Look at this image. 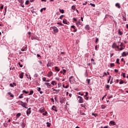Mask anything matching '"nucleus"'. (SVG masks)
Instances as JSON below:
<instances>
[{
    "label": "nucleus",
    "instance_id": "nucleus-57",
    "mask_svg": "<svg viewBox=\"0 0 128 128\" xmlns=\"http://www.w3.org/2000/svg\"><path fill=\"white\" fill-rule=\"evenodd\" d=\"M73 20H74V22H77L78 20H76V18H73Z\"/></svg>",
    "mask_w": 128,
    "mask_h": 128
},
{
    "label": "nucleus",
    "instance_id": "nucleus-55",
    "mask_svg": "<svg viewBox=\"0 0 128 128\" xmlns=\"http://www.w3.org/2000/svg\"><path fill=\"white\" fill-rule=\"evenodd\" d=\"M57 24H59L60 26H62V24L61 22H58Z\"/></svg>",
    "mask_w": 128,
    "mask_h": 128
},
{
    "label": "nucleus",
    "instance_id": "nucleus-24",
    "mask_svg": "<svg viewBox=\"0 0 128 128\" xmlns=\"http://www.w3.org/2000/svg\"><path fill=\"white\" fill-rule=\"evenodd\" d=\"M34 94V90H31V91H30L29 96H32V94Z\"/></svg>",
    "mask_w": 128,
    "mask_h": 128
},
{
    "label": "nucleus",
    "instance_id": "nucleus-28",
    "mask_svg": "<svg viewBox=\"0 0 128 128\" xmlns=\"http://www.w3.org/2000/svg\"><path fill=\"white\" fill-rule=\"evenodd\" d=\"M86 82H87L88 84H90V79H88V80H86Z\"/></svg>",
    "mask_w": 128,
    "mask_h": 128
},
{
    "label": "nucleus",
    "instance_id": "nucleus-15",
    "mask_svg": "<svg viewBox=\"0 0 128 128\" xmlns=\"http://www.w3.org/2000/svg\"><path fill=\"white\" fill-rule=\"evenodd\" d=\"M51 84L52 86H56V81H52Z\"/></svg>",
    "mask_w": 128,
    "mask_h": 128
},
{
    "label": "nucleus",
    "instance_id": "nucleus-39",
    "mask_svg": "<svg viewBox=\"0 0 128 128\" xmlns=\"http://www.w3.org/2000/svg\"><path fill=\"white\" fill-rule=\"evenodd\" d=\"M18 66H20V68H22V64H20V62L18 63Z\"/></svg>",
    "mask_w": 128,
    "mask_h": 128
},
{
    "label": "nucleus",
    "instance_id": "nucleus-18",
    "mask_svg": "<svg viewBox=\"0 0 128 128\" xmlns=\"http://www.w3.org/2000/svg\"><path fill=\"white\" fill-rule=\"evenodd\" d=\"M52 76V72H50L48 74V76Z\"/></svg>",
    "mask_w": 128,
    "mask_h": 128
},
{
    "label": "nucleus",
    "instance_id": "nucleus-46",
    "mask_svg": "<svg viewBox=\"0 0 128 128\" xmlns=\"http://www.w3.org/2000/svg\"><path fill=\"white\" fill-rule=\"evenodd\" d=\"M71 28H74V30H75V29H76V26H74V25L72 26H71Z\"/></svg>",
    "mask_w": 128,
    "mask_h": 128
},
{
    "label": "nucleus",
    "instance_id": "nucleus-45",
    "mask_svg": "<svg viewBox=\"0 0 128 128\" xmlns=\"http://www.w3.org/2000/svg\"><path fill=\"white\" fill-rule=\"evenodd\" d=\"M123 18V20H124V22H126V17L124 16H122Z\"/></svg>",
    "mask_w": 128,
    "mask_h": 128
},
{
    "label": "nucleus",
    "instance_id": "nucleus-4",
    "mask_svg": "<svg viewBox=\"0 0 128 128\" xmlns=\"http://www.w3.org/2000/svg\"><path fill=\"white\" fill-rule=\"evenodd\" d=\"M52 110H54V112H58V110H56V106H53L52 108Z\"/></svg>",
    "mask_w": 128,
    "mask_h": 128
},
{
    "label": "nucleus",
    "instance_id": "nucleus-33",
    "mask_svg": "<svg viewBox=\"0 0 128 128\" xmlns=\"http://www.w3.org/2000/svg\"><path fill=\"white\" fill-rule=\"evenodd\" d=\"M22 92H24V94H28V92L26 91V90H23Z\"/></svg>",
    "mask_w": 128,
    "mask_h": 128
},
{
    "label": "nucleus",
    "instance_id": "nucleus-12",
    "mask_svg": "<svg viewBox=\"0 0 128 128\" xmlns=\"http://www.w3.org/2000/svg\"><path fill=\"white\" fill-rule=\"evenodd\" d=\"M31 112H32V111H30V110H27V111H26V114L28 116V114H30Z\"/></svg>",
    "mask_w": 128,
    "mask_h": 128
},
{
    "label": "nucleus",
    "instance_id": "nucleus-3",
    "mask_svg": "<svg viewBox=\"0 0 128 128\" xmlns=\"http://www.w3.org/2000/svg\"><path fill=\"white\" fill-rule=\"evenodd\" d=\"M78 98H80L79 100L80 104H82V102H84V99L82 98L80 96H78Z\"/></svg>",
    "mask_w": 128,
    "mask_h": 128
},
{
    "label": "nucleus",
    "instance_id": "nucleus-11",
    "mask_svg": "<svg viewBox=\"0 0 128 128\" xmlns=\"http://www.w3.org/2000/svg\"><path fill=\"white\" fill-rule=\"evenodd\" d=\"M44 84L47 86H52V84H50L48 82H45Z\"/></svg>",
    "mask_w": 128,
    "mask_h": 128
},
{
    "label": "nucleus",
    "instance_id": "nucleus-31",
    "mask_svg": "<svg viewBox=\"0 0 128 128\" xmlns=\"http://www.w3.org/2000/svg\"><path fill=\"white\" fill-rule=\"evenodd\" d=\"M124 80H121L120 81V82H119L120 84H124Z\"/></svg>",
    "mask_w": 128,
    "mask_h": 128
},
{
    "label": "nucleus",
    "instance_id": "nucleus-6",
    "mask_svg": "<svg viewBox=\"0 0 128 128\" xmlns=\"http://www.w3.org/2000/svg\"><path fill=\"white\" fill-rule=\"evenodd\" d=\"M112 48H116V42H114L112 45Z\"/></svg>",
    "mask_w": 128,
    "mask_h": 128
},
{
    "label": "nucleus",
    "instance_id": "nucleus-23",
    "mask_svg": "<svg viewBox=\"0 0 128 128\" xmlns=\"http://www.w3.org/2000/svg\"><path fill=\"white\" fill-rule=\"evenodd\" d=\"M60 12H61V14H64V10H60Z\"/></svg>",
    "mask_w": 128,
    "mask_h": 128
},
{
    "label": "nucleus",
    "instance_id": "nucleus-37",
    "mask_svg": "<svg viewBox=\"0 0 128 128\" xmlns=\"http://www.w3.org/2000/svg\"><path fill=\"white\" fill-rule=\"evenodd\" d=\"M101 108L102 110H104V108H106V106L102 105Z\"/></svg>",
    "mask_w": 128,
    "mask_h": 128
},
{
    "label": "nucleus",
    "instance_id": "nucleus-60",
    "mask_svg": "<svg viewBox=\"0 0 128 128\" xmlns=\"http://www.w3.org/2000/svg\"><path fill=\"white\" fill-rule=\"evenodd\" d=\"M3 8H4V6H0V10H3Z\"/></svg>",
    "mask_w": 128,
    "mask_h": 128
},
{
    "label": "nucleus",
    "instance_id": "nucleus-8",
    "mask_svg": "<svg viewBox=\"0 0 128 128\" xmlns=\"http://www.w3.org/2000/svg\"><path fill=\"white\" fill-rule=\"evenodd\" d=\"M116 6L117 8H120V4L119 3H116Z\"/></svg>",
    "mask_w": 128,
    "mask_h": 128
},
{
    "label": "nucleus",
    "instance_id": "nucleus-51",
    "mask_svg": "<svg viewBox=\"0 0 128 128\" xmlns=\"http://www.w3.org/2000/svg\"><path fill=\"white\" fill-rule=\"evenodd\" d=\"M60 104H64V100H60Z\"/></svg>",
    "mask_w": 128,
    "mask_h": 128
},
{
    "label": "nucleus",
    "instance_id": "nucleus-56",
    "mask_svg": "<svg viewBox=\"0 0 128 128\" xmlns=\"http://www.w3.org/2000/svg\"><path fill=\"white\" fill-rule=\"evenodd\" d=\"M31 40H36V38H34V36H32V37L31 38Z\"/></svg>",
    "mask_w": 128,
    "mask_h": 128
},
{
    "label": "nucleus",
    "instance_id": "nucleus-40",
    "mask_svg": "<svg viewBox=\"0 0 128 128\" xmlns=\"http://www.w3.org/2000/svg\"><path fill=\"white\" fill-rule=\"evenodd\" d=\"M64 15L60 16V20H62V18H64Z\"/></svg>",
    "mask_w": 128,
    "mask_h": 128
},
{
    "label": "nucleus",
    "instance_id": "nucleus-42",
    "mask_svg": "<svg viewBox=\"0 0 128 128\" xmlns=\"http://www.w3.org/2000/svg\"><path fill=\"white\" fill-rule=\"evenodd\" d=\"M42 80H44V82H46V78L45 77L42 78Z\"/></svg>",
    "mask_w": 128,
    "mask_h": 128
},
{
    "label": "nucleus",
    "instance_id": "nucleus-63",
    "mask_svg": "<svg viewBox=\"0 0 128 128\" xmlns=\"http://www.w3.org/2000/svg\"><path fill=\"white\" fill-rule=\"evenodd\" d=\"M104 128H108V126H104Z\"/></svg>",
    "mask_w": 128,
    "mask_h": 128
},
{
    "label": "nucleus",
    "instance_id": "nucleus-48",
    "mask_svg": "<svg viewBox=\"0 0 128 128\" xmlns=\"http://www.w3.org/2000/svg\"><path fill=\"white\" fill-rule=\"evenodd\" d=\"M29 2H30L28 1V0H26V4H28Z\"/></svg>",
    "mask_w": 128,
    "mask_h": 128
},
{
    "label": "nucleus",
    "instance_id": "nucleus-50",
    "mask_svg": "<svg viewBox=\"0 0 128 128\" xmlns=\"http://www.w3.org/2000/svg\"><path fill=\"white\" fill-rule=\"evenodd\" d=\"M124 48V47H121L119 50H122Z\"/></svg>",
    "mask_w": 128,
    "mask_h": 128
},
{
    "label": "nucleus",
    "instance_id": "nucleus-58",
    "mask_svg": "<svg viewBox=\"0 0 128 128\" xmlns=\"http://www.w3.org/2000/svg\"><path fill=\"white\" fill-rule=\"evenodd\" d=\"M37 56H38V58H42V56H40V54H37Z\"/></svg>",
    "mask_w": 128,
    "mask_h": 128
},
{
    "label": "nucleus",
    "instance_id": "nucleus-43",
    "mask_svg": "<svg viewBox=\"0 0 128 128\" xmlns=\"http://www.w3.org/2000/svg\"><path fill=\"white\" fill-rule=\"evenodd\" d=\"M66 70L64 69L63 70V74H66Z\"/></svg>",
    "mask_w": 128,
    "mask_h": 128
},
{
    "label": "nucleus",
    "instance_id": "nucleus-29",
    "mask_svg": "<svg viewBox=\"0 0 128 128\" xmlns=\"http://www.w3.org/2000/svg\"><path fill=\"white\" fill-rule=\"evenodd\" d=\"M72 78H74V76H71L70 78H69V80H70V84H72Z\"/></svg>",
    "mask_w": 128,
    "mask_h": 128
},
{
    "label": "nucleus",
    "instance_id": "nucleus-2",
    "mask_svg": "<svg viewBox=\"0 0 128 128\" xmlns=\"http://www.w3.org/2000/svg\"><path fill=\"white\" fill-rule=\"evenodd\" d=\"M20 106H22L23 108H28V104L24 103L22 102V101H20Z\"/></svg>",
    "mask_w": 128,
    "mask_h": 128
},
{
    "label": "nucleus",
    "instance_id": "nucleus-22",
    "mask_svg": "<svg viewBox=\"0 0 128 128\" xmlns=\"http://www.w3.org/2000/svg\"><path fill=\"white\" fill-rule=\"evenodd\" d=\"M21 115H22V114H20V113H18V114H16V118H20V116Z\"/></svg>",
    "mask_w": 128,
    "mask_h": 128
},
{
    "label": "nucleus",
    "instance_id": "nucleus-17",
    "mask_svg": "<svg viewBox=\"0 0 128 128\" xmlns=\"http://www.w3.org/2000/svg\"><path fill=\"white\" fill-rule=\"evenodd\" d=\"M122 56H126V52H123L122 54Z\"/></svg>",
    "mask_w": 128,
    "mask_h": 128
},
{
    "label": "nucleus",
    "instance_id": "nucleus-47",
    "mask_svg": "<svg viewBox=\"0 0 128 128\" xmlns=\"http://www.w3.org/2000/svg\"><path fill=\"white\" fill-rule=\"evenodd\" d=\"M8 124H4V126L5 128H8Z\"/></svg>",
    "mask_w": 128,
    "mask_h": 128
},
{
    "label": "nucleus",
    "instance_id": "nucleus-35",
    "mask_svg": "<svg viewBox=\"0 0 128 128\" xmlns=\"http://www.w3.org/2000/svg\"><path fill=\"white\" fill-rule=\"evenodd\" d=\"M22 96H24V94H21L20 96H19V98H24Z\"/></svg>",
    "mask_w": 128,
    "mask_h": 128
},
{
    "label": "nucleus",
    "instance_id": "nucleus-30",
    "mask_svg": "<svg viewBox=\"0 0 128 128\" xmlns=\"http://www.w3.org/2000/svg\"><path fill=\"white\" fill-rule=\"evenodd\" d=\"M38 62H39L40 66H42V62L40 60H38Z\"/></svg>",
    "mask_w": 128,
    "mask_h": 128
},
{
    "label": "nucleus",
    "instance_id": "nucleus-61",
    "mask_svg": "<svg viewBox=\"0 0 128 128\" xmlns=\"http://www.w3.org/2000/svg\"><path fill=\"white\" fill-rule=\"evenodd\" d=\"M98 42V38H96L95 42Z\"/></svg>",
    "mask_w": 128,
    "mask_h": 128
},
{
    "label": "nucleus",
    "instance_id": "nucleus-10",
    "mask_svg": "<svg viewBox=\"0 0 128 128\" xmlns=\"http://www.w3.org/2000/svg\"><path fill=\"white\" fill-rule=\"evenodd\" d=\"M118 34H120V36H122V34L124 33L120 31V30L119 29Z\"/></svg>",
    "mask_w": 128,
    "mask_h": 128
},
{
    "label": "nucleus",
    "instance_id": "nucleus-26",
    "mask_svg": "<svg viewBox=\"0 0 128 128\" xmlns=\"http://www.w3.org/2000/svg\"><path fill=\"white\" fill-rule=\"evenodd\" d=\"M58 92H60V90H56V91L55 92H54V94H58Z\"/></svg>",
    "mask_w": 128,
    "mask_h": 128
},
{
    "label": "nucleus",
    "instance_id": "nucleus-53",
    "mask_svg": "<svg viewBox=\"0 0 128 128\" xmlns=\"http://www.w3.org/2000/svg\"><path fill=\"white\" fill-rule=\"evenodd\" d=\"M40 90H42L40 88H38V89L37 90H38V92H40Z\"/></svg>",
    "mask_w": 128,
    "mask_h": 128
},
{
    "label": "nucleus",
    "instance_id": "nucleus-49",
    "mask_svg": "<svg viewBox=\"0 0 128 128\" xmlns=\"http://www.w3.org/2000/svg\"><path fill=\"white\" fill-rule=\"evenodd\" d=\"M120 46H121V48H124V44L121 43L120 45Z\"/></svg>",
    "mask_w": 128,
    "mask_h": 128
},
{
    "label": "nucleus",
    "instance_id": "nucleus-36",
    "mask_svg": "<svg viewBox=\"0 0 128 128\" xmlns=\"http://www.w3.org/2000/svg\"><path fill=\"white\" fill-rule=\"evenodd\" d=\"M92 116H94L96 117V116H98V114L92 113Z\"/></svg>",
    "mask_w": 128,
    "mask_h": 128
},
{
    "label": "nucleus",
    "instance_id": "nucleus-41",
    "mask_svg": "<svg viewBox=\"0 0 128 128\" xmlns=\"http://www.w3.org/2000/svg\"><path fill=\"white\" fill-rule=\"evenodd\" d=\"M122 76L123 78H126V73H122Z\"/></svg>",
    "mask_w": 128,
    "mask_h": 128
},
{
    "label": "nucleus",
    "instance_id": "nucleus-44",
    "mask_svg": "<svg viewBox=\"0 0 128 128\" xmlns=\"http://www.w3.org/2000/svg\"><path fill=\"white\" fill-rule=\"evenodd\" d=\"M90 4L92 6H94V8L96 6V4H92V3H90Z\"/></svg>",
    "mask_w": 128,
    "mask_h": 128
},
{
    "label": "nucleus",
    "instance_id": "nucleus-13",
    "mask_svg": "<svg viewBox=\"0 0 128 128\" xmlns=\"http://www.w3.org/2000/svg\"><path fill=\"white\" fill-rule=\"evenodd\" d=\"M85 28H86V30H90V26H88V25H86V26H85Z\"/></svg>",
    "mask_w": 128,
    "mask_h": 128
},
{
    "label": "nucleus",
    "instance_id": "nucleus-62",
    "mask_svg": "<svg viewBox=\"0 0 128 128\" xmlns=\"http://www.w3.org/2000/svg\"><path fill=\"white\" fill-rule=\"evenodd\" d=\"M52 90H53V92H56V90L54 89V88H52Z\"/></svg>",
    "mask_w": 128,
    "mask_h": 128
},
{
    "label": "nucleus",
    "instance_id": "nucleus-25",
    "mask_svg": "<svg viewBox=\"0 0 128 128\" xmlns=\"http://www.w3.org/2000/svg\"><path fill=\"white\" fill-rule=\"evenodd\" d=\"M46 124H47L48 128H50V123L48 122L46 123Z\"/></svg>",
    "mask_w": 128,
    "mask_h": 128
},
{
    "label": "nucleus",
    "instance_id": "nucleus-9",
    "mask_svg": "<svg viewBox=\"0 0 128 128\" xmlns=\"http://www.w3.org/2000/svg\"><path fill=\"white\" fill-rule=\"evenodd\" d=\"M45 109L44 108H41L40 109V112H44Z\"/></svg>",
    "mask_w": 128,
    "mask_h": 128
},
{
    "label": "nucleus",
    "instance_id": "nucleus-27",
    "mask_svg": "<svg viewBox=\"0 0 128 128\" xmlns=\"http://www.w3.org/2000/svg\"><path fill=\"white\" fill-rule=\"evenodd\" d=\"M76 24H78V26L80 25V20H79L78 21L77 23Z\"/></svg>",
    "mask_w": 128,
    "mask_h": 128
},
{
    "label": "nucleus",
    "instance_id": "nucleus-52",
    "mask_svg": "<svg viewBox=\"0 0 128 128\" xmlns=\"http://www.w3.org/2000/svg\"><path fill=\"white\" fill-rule=\"evenodd\" d=\"M106 88H110V85L108 84L106 85Z\"/></svg>",
    "mask_w": 128,
    "mask_h": 128
},
{
    "label": "nucleus",
    "instance_id": "nucleus-32",
    "mask_svg": "<svg viewBox=\"0 0 128 128\" xmlns=\"http://www.w3.org/2000/svg\"><path fill=\"white\" fill-rule=\"evenodd\" d=\"M72 10H76V6H72Z\"/></svg>",
    "mask_w": 128,
    "mask_h": 128
},
{
    "label": "nucleus",
    "instance_id": "nucleus-21",
    "mask_svg": "<svg viewBox=\"0 0 128 128\" xmlns=\"http://www.w3.org/2000/svg\"><path fill=\"white\" fill-rule=\"evenodd\" d=\"M110 124H113L114 126L116 124V122H114V121H110Z\"/></svg>",
    "mask_w": 128,
    "mask_h": 128
},
{
    "label": "nucleus",
    "instance_id": "nucleus-20",
    "mask_svg": "<svg viewBox=\"0 0 128 128\" xmlns=\"http://www.w3.org/2000/svg\"><path fill=\"white\" fill-rule=\"evenodd\" d=\"M116 64H120V60L118 58L116 59Z\"/></svg>",
    "mask_w": 128,
    "mask_h": 128
},
{
    "label": "nucleus",
    "instance_id": "nucleus-64",
    "mask_svg": "<svg viewBox=\"0 0 128 128\" xmlns=\"http://www.w3.org/2000/svg\"><path fill=\"white\" fill-rule=\"evenodd\" d=\"M126 28H128V24H126Z\"/></svg>",
    "mask_w": 128,
    "mask_h": 128
},
{
    "label": "nucleus",
    "instance_id": "nucleus-5",
    "mask_svg": "<svg viewBox=\"0 0 128 128\" xmlns=\"http://www.w3.org/2000/svg\"><path fill=\"white\" fill-rule=\"evenodd\" d=\"M19 76L20 78H24V72H22L20 74Z\"/></svg>",
    "mask_w": 128,
    "mask_h": 128
},
{
    "label": "nucleus",
    "instance_id": "nucleus-16",
    "mask_svg": "<svg viewBox=\"0 0 128 128\" xmlns=\"http://www.w3.org/2000/svg\"><path fill=\"white\" fill-rule=\"evenodd\" d=\"M66 19H64L63 20V24H68V23H66Z\"/></svg>",
    "mask_w": 128,
    "mask_h": 128
},
{
    "label": "nucleus",
    "instance_id": "nucleus-59",
    "mask_svg": "<svg viewBox=\"0 0 128 128\" xmlns=\"http://www.w3.org/2000/svg\"><path fill=\"white\" fill-rule=\"evenodd\" d=\"M10 86H12V88H14V85L12 84H10Z\"/></svg>",
    "mask_w": 128,
    "mask_h": 128
},
{
    "label": "nucleus",
    "instance_id": "nucleus-7",
    "mask_svg": "<svg viewBox=\"0 0 128 128\" xmlns=\"http://www.w3.org/2000/svg\"><path fill=\"white\" fill-rule=\"evenodd\" d=\"M21 126L22 128H26V124L24 122L21 124Z\"/></svg>",
    "mask_w": 128,
    "mask_h": 128
},
{
    "label": "nucleus",
    "instance_id": "nucleus-34",
    "mask_svg": "<svg viewBox=\"0 0 128 128\" xmlns=\"http://www.w3.org/2000/svg\"><path fill=\"white\" fill-rule=\"evenodd\" d=\"M110 66H111V68H112V66H114V63H111L110 64Z\"/></svg>",
    "mask_w": 128,
    "mask_h": 128
},
{
    "label": "nucleus",
    "instance_id": "nucleus-1",
    "mask_svg": "<svg viewBox=\"0 0 128 128\" xmlns=\"http://www.w3.org/2000/svg\"><path fill=\"white\" fill-rule=\"evenodd\" d=\"M50 28H52L54 34H57V32H58V29L56 28V26H54L51 27Z\"/></svg>",
    "mask_w": 128,
    "mask_h": 128
},
{
    "label": "nucleus",
    "instance_id": "nucleus-38",
    "mask_svg": "<svg viewBox=\"0 0 128 128\" xmlns=\"http://www.w3.org/2000/svg\"><path fill=\"white\" fill-rule=\"evenodd\" d=\"M48 114V112H45L44 113L42 114V116H46Z\"/></svg>",
    "mask_w": 128,
    "mask_h": 128
},
{
    "label": "nucleus",
    "instance_id": "nucleus-54",
    "mask_svg": "<svg viewBox=\"0 0 128 128\" xmlns=\"http://www.w3.org/2000/svg\"><path fill=\"white\" fill-rule=\"evenodd\" d=\"M114 70L115 72H118V70L116 69H115Z\"/></svg>",
    "mask_w": 128,
    "mask_h": 128
},
{
    "label": "nucleus",
    "instance_id": "nucleus-19",
    "mask_svg": "<svg viewBox=\"0 0 128 128\" xmlns=\"http://www.w3.org/2000/svg\"><path fill=\"white\" fill-rule=\"evenodd\" d=\"M55 70H56L57 72H60V68H58V67L56 66L55 67Z\"/></svg>",
    "mask_w": 128,
    "mask_h": 128
},
{
    "label": "nucleus",
    "instance_id": "nucleus-14",
    "mask_svg": "<svg viewBox=\"0 0 128 128\" xmlns=\"http://www.w3.org/2000/svg\"><path fill=\"white\" fill-rule=\"evenodd\" d=\"M8 94L9 96H11V98H14V94H12L10 92H8Z\"/></svg>",
    "mask_w": 128,
    "mask_h": 128
}]
</instances>
